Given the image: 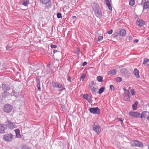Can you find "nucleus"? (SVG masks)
I'll use <instances>...</instances> for the list:
<instances>
[{
  "instance_id": "obj_39",
  "label": "nucleus",
  "mask_w": 149,
  "mask_h": 149,
  "mask_svg": "<svg viewBox=\"0 0 149 149\" xmlns=\"http://www.w3.org/2000/svg\"><path fill=\"white\" fill-rule=\"evenodd\" d=\"M57 46L56 45H54L53 44H51L50 45V47L51 48L54 49L56 48L57 47Z\"/></svg>"
},
{
  "instance_id": "obj_53",
  "label": "nucleus",
  "mask_w": 149,
  "mask_h": 149,
  "mask_svg": "<svg viewBox=\"0 0 149 149\" xmlns=\"http://www.w3.org/2000/svg\"><path fill=\"white\" fill-rule=\"evenodd\" d=\"M119 120H120V121H121V122H122V123H123V120H122V119L121 118H119Z\"/></svg>"
},
{
  "instance_id": "obj_9",
  "label": "nucleus",
  "mask_w": 149,
  "mask_h": 149,
  "mask_svg": "<svg viewBox=\"0 0 149 149\" xmlns=\"http://www.w3.org/2000/svg\"><path fill=\"white\" fill-rule=\"evenodd\" d=\"M12 109V106L9 104H6L4 105V110L7 112L9 113L10 112Z\"/></svg>"
},
{
  "instance_id": "obj_30",
  "label": "nucleus",
  "mask_w": 149,
  "mask_h": 149,
  "mask_svg": "<svg viewBox=\"0 0 149 149\" xmlns=\"http://www.w3.org/2000/svg\"><path fill=\"white\" fill-rule=\"evenodd\" d=\"M135 3L134 0H131L129 2V4L130 5L133 6Z\"/></svg>"
},
{
  "instance_id": "obj_41",
  "label": "nucleus",
  "mask_w": 149,
  "mask_h": 149,
  "mask_svg": "<svg viewBox=\"0 0 149 149\" xmlns=\"http://www.w3.org/2000/svg\"><path fill=\"white\" fill-rule=\"evenodd\" d=\"M123 90L125 92L124 93H127V92H130L129 90L125 88H123Z\"/></svg>"
},
{
  "instance_id": "obj_4",
  "label": "nucleus",
  "mask_w": 149,
  "mask_h": 149,
  "mask_svg": "<svg viewBox=\"0 0 149 149\" xmlns=\"http://www.w3.org/2000/svg\"><path fill=\"white\" fill-rule=\"evenodd\" d=\"M53 86L54 88H58V91H62L63 90H66L64 85H62L60 83H54L53 84Z\"/></svg>"
},
{
  "instance_id": "obj_5",
  "label": "nucleus",
  "mask_w": 149,
  "mask_h": 149,
  "mask_svg": "<svg viewBox=\"0 0 149 149\" xmlns=\"http://www.w3.org/2000/svg\"><path fill=\"white\" fill-rule=\"evenodd\" d=\"M90 112L93 114H99L100 113V110L98 107L90 108Z\"/></svg>"
},
{
  "instance_id": "obj_54",
  "label": "nucleus",
  "mask_w": 149,
  "mask_h": 149,
  "mask_svg": "<svg viewBox=\"0 0 149 149\" xmlns=\"http://www.w3.org/2000/svg\"><path fill=\"white\" fill-rule=\"evenodd\" d=\"M148 114H149V115L147 117V120H149V112L148 113Z\"/></svg>"
},
{
  "instance_id": "obj_13",
  "label": "nucleus",
  "mask_w": 149,
  "mask_h": 149,
  "mask_svg": "<svg viewBox=\"0 0 149 149\" xmlns=\"http://www.w3.org/2000/svg\"><path fill=\"white\" fill-rule=\"evenodd\" d=\"M3 89L5 91H9L10 89V85L6 84H3L2 85Z\"/></svg>"
},
{
  "instance_id": "obj_51",
  "label": "nucleus",
  "mask_w": 149,
  "mask_h": 149,
  "mask_svg": "<svg viewBox=\"0 0 149 149\" xmlns=\"http://www.w3.org/2000/svg\"><path fill=\"white\" fill-rule=\"evenodd\" d=\"M58 51L57 50H54L53 51V52L54 54L55 53H56Z\"/></svg>"
},
{
  "instance_id": "obj_26",
  "label": "nucleus",
  "mask_w": 149,
  "mask_h": 149,
  "mask_svg": "<svg viewBox=\"0 0 149 149\" xmlns=\"http://www.w3.org/2000/svg\"><path fill=\"white\" fill-rule=\"evenodd\" d=\"M115 80L118 83L120 82L123 80L122 78L119 77H116Z\"/></svg>"
},
{
  "instance_id": "obj_1",
  "label": "nucleus",
  "mask_w": 149,
  "mask_h": 149,
  "mask_svg": "<svg viewBox=\"0 0 149 149\" xmlns=\"http://www.w3.org/2000/svg\"><path fill=\"white\" fill-rule=\"evenodd\" d=\"M92 6L96 16L100 18L102 16V13L98 4L97 3H93L92 4Z\"/></svg>"
},
{
  "instance_id": "obj_15",
  "label": "nucleus",
  "mask_w": 149,
  "mask_h": 149,
  "mask_svg": "<svg viewBox=\"0 0 149 149\" xmlns=\"http://www.w3.org/2000/svg\"><path fill=\"white\" fill-rule=\"evenodd\" d=\"M134 74L135 76L137 78H140V75L139 70L136 68H135L134 71Z\"/></svg>"
},
{
  "instance_id": "obj_35",
  "label": "nucleus",
  "mask_w": 149,
  "mask_h": 149,
  "mask_svg": "<svg viewBox=\"0 0 149 149\" xmlns=\"http://www.w3.org/2000/svg\"><path fill=\"white\" fill-rule=\"evenodd\" d=\"M131 94L133 95H134L135 94V92L133 89H132L131 90Z\"/></svg>"
},
{
  "instance_id": "obj_43",
  "label": "nucleus",
  "mask_w": 149,
  "mask_h": 149,
  "mask_svg": "<svg viewBox=\"0 0 149 149\" xmlns=\"http://www.w3.org/2000/svg\"><path fill=\"white\" fill-rule=\"evenodd\" d=\"M108 9L110 10L111 11L112 10V7H111V4L107 6Z\"/></svg>"
},
{
  "instance_id": "obj_25",
  "label": "nucleus",
  "mask_w": 149,
  "mask_h": 149,
  "mask_svg": "<svg viewBox=\"0 0 149 149\" xmlns=\"http://www.w3.org/2000/svg\"><path fill=\"white\" fill-rule=\"evenodd\" d=\"M10 94L9 92L5 91L2 94V95L3 97H6L7 96H9Z\"/></svg>"
},
{
  "instance_id": "obj_38",
  "label": "nucleus",
  "mask_w": 149,
  "mask_h": 149,
  "mask_svg": "<svg viewBox=\"0 0 149 149\" xmlns=\"http://www.w3.org/2000/svg\"><path fill=\"white\" fill-rule=\"evenodd\" d=\"M81 53L80 50L79 49H77L75 52V53L79 55Z\"/></svg>"
},
{
  "instance_id": "obj_42",
  "label": "nucleus",
  "mask_w": 149,
  "mask_h": 149,
  "mask_svg": "<svg viewBox=\"0 0 149 149\" xmlns=\"http://www.w3.org/2000/svg\"><path fill=\"white\" fill-rule=\"evenodd\" d=\"M113 31L112 29H110L109 31H108L107 33L108 34L110 35L112 33Z\"/></svg>"
},
{
  "instance_id": "obj_16",
  "label": "nucleus",
  "mask_w": 149,
  "mask_h": 149,
  "mask_svg": "<svg viewBox=\"0 0 149 149\" xmlns=\"http://www.w3.org/2000/svg\"><path fill=\"white\" fill-rule=\"evenodd\" d=\"M148 8L149 9V1H147L144 3L143 9H146Z\"/></svg>"
},
{
  "instance_id": "obj_12",
  "label": "nucleus",
  "mask_w": 149,
  "mask_h": 149,
  "mask_svg": "<svg viewBox=\"0 0 149 149\" xmlns=\"http://www.w3.org/2000/svg\"><path fill=\"white\" fill-rule=\"evenodd\" d=\"M7 129L6 125H0V133H3L5 132L6 130Z\"/></svg>"
},
{
  "instance_id": "obj_31",
  "label": "nucleus",
  "mask_w": 149,
  "mask_h": 149,
  "mask_svg": "<svg viewBox=\"0 0 149 149\" xmlns=\"http://www.w3.org/2000/svg\"><path fill=\"white\" fill-rule=\"evenodd\" d=\"M22 149H31V148H30L28 146L24 145L22 146Z\"/></svg>"
},
{
  "instance_id": "obj_47",
  "label": "nucleus",
  "mask_w": 149,
  "mask_h": 149,
  "mask_svg": "<svg viewBox=\"0 0 149 149\" xmlns=\"http://www.w3.org/2000/svg\"><path fill=\"white\" fill-rule=\"evenodd\" d=\"M40 79L38 78V83L37 85H40Z\"/></svg>"
},
{
  "instance_id": "obj_50",
  "label": "nucleus",
  "mask_w": 149,
  "mask_h": 149,
  "mask_svg": "<svg viewBox=\"0 0 149 149\" xmlns=\"http://www.w3.org/2000/svg\"><path fill=\"white\" fill-rule=\"evenodd\" d=\"M91 83L92 85V86L94 85V81H91Z\"/></svg>"
},
{
  "instance_id": "obj_20",
  "label": "nucleus",
  "mask_w": 149,
  "mask_h": 149,
  "mask_svg": "<svg viewBox=\"0 0 149 149\" xmlns=\"http://www.w3.org/2000/svg\"><path fill=\"white\" fill-rule=\"evenodd\" d=\"M89 88L92 91L93 93L94 94L96 93V89L93 86H89Z\"/></svg>"
},
{
  "instance_id": "obj_18",
  "label": "nucleus",
  "mask_w": 149,
  "mask_h": 149,
  "mask_svg": "<svg viewBox=\"0 0 149 149\" xmlns=\"http://www.w3.org/2000/svg\"><path fill=\"white\" fill-rule=\"evenodd\" d=\"M119 34L121 36H124L126 34V31L125 29H121L120 31Z\"/></svg>"
},
{
  "instance_id": "obj_32",
  "label": "nucleus",
  "mask_w": 149,
  "mask_h": 149,
  "mask_svg": "<svg viewBox=\"0 0 149 149\" xmlns=\"http://www.w3.org/2000/svg\"><path fill=\"white\" fill-rule=\"evenodd\" d=\"M109 88L110 89L111 91H113L115 90L114 86L112 85H110Z\"/></svg>"
},
{
  "instance_id": "obj_48",
  "label": "nucleus",
  "mask_w": 149,
  "mask_h": 149,
  "mask_svg": "<svg viewBox=\"0 0 149 149\" xmlns=\"http://www.w3.org/2000/svg\"><path fill=\"white\" fill-rule=\"evenodd\" d=\"M87 64V63L86 61L82 63V66H84Z\"/></svg>"
},
{
  "instance_id": "obj_17",
  "label": "nucleus",
  "mask_w": 149,
  "mask_h": 149,
  "mask_svg": "<svg viewBox=\"0 0 149 149\" xmlns=\"http://www.w3.org/2000/svg\"><path fill=\"white\" fill-rule=\"evenodd\" d=\"M15 132L16 135V137L17 138H21V135L20 134V130L18 129L15 130Z\"/></svg>"
},
{
  "instance_id": "obj_36",
  "label": "nucleus",
  "mask_w": 149,
  "mask_h": 149,
  "mask_svg": "<svg viewBox=\"0 0 149 149\" xmlns=\"http://www.w3.org/2000/svg\"><path fill=\"white\" fill-rule=\"evenodd\" d=\"M85 77V74H83L81 75V79L82 80H84Z\"/></svg>"
},
{
  "instance_id": "obj_55",
  "label": "nucleus",
  "mask_w": 149,
  "mask_h": 149,
  "mask_svg": "<svg viewBox=\"0 0 149 149\" xmlns=\"http://www.w3.org/2000/svg\"><path fill=\"white\" fill-rule=\"evenodd\" d=\"M147 39H148V40L149 41V37L148 38H147Z\"/></svg>"
},
{
  "instance_id": "obj_49",
  "label": "nucleus",
  "mask_w": 149,
  "mask_h": 149,
  "mask_svg": "<svg viewBox=\"0 0 149 149\" xmlns=\"http://www.w3.org/2000/svg\"><path fill=\"white\" fill-rule=\"evenodd\" d=\"M139 40L137 39H135L134 40V42L136 43H137L138 42Z\"/></svg>"
},
{
  "instance_id": "obj_57",
  "label": "nucleus",
  "mask_w": 149,
  "mask_h": 149,
  "mask_svg": "<svg viewBox=\"0 0 149 149\" xmlns=\"http://www.w3.org/2000/svg\"><path fill=\"white\" fill-rule=\"evenodd\" d=\"M148 149H149V144L148 145Z\"/></svg>"
},
{
  "instance_id": "obj_34",
  "label": "nucleus",
  "mask_w": 149,
  "mask_h": 149,
  "mask_svg": "<svg viewBox=\"0 0 149 149\" xmlns=\"http://www.w3.org/2000/svg\"><path fill=\"white\" fill-rule=\"evenodd\" d=\"M137 104H134L132 105L133 109L134 110H136L137 109Z\"/></svg>"
},
{
  "instance_id": "obj_37",
  "label": "nucleus",
  "mask_w": 149,
  "mask_h": 149,
  "mask_svg": "<svg viewBox=\"0 0 149 149\" xmlns=\"http://www.w3.org/2000/svg\"><path fill=\"white\" fill-rule=\"evenodd\" d=\"M103 39V37L102 36H99L98 38L97 41H100Z\"/></svg>"
},
{
  "instance_id": "obj_58",
  "label": "nucleus",
  "mask_w": 149,
  "mask_h": 149,
  "mask_svg": "<svg viewBox=\"0 0 149 149\" xmlns=\"http://www.w3.org/2000/svg\"><path fill=\"white\" fill-rule=\"evenodd\" d=\"M61 107V108H63V107Z\"/></svg>"
},
{
  "instance_id": "obj_2",
  "label": "nucleus",
  "mask_w": 149,
  "mask_h": 149,
  "mask_svg": "<svg viewBox=\"0 0 149 149\" xmlns=\"http://www.w3.org/2000/svg\"><path fill=\"white\" fill-rule=\"evenodd\" d=\"M13 139V135L11 133L6 134L3 136V140L6 142H10Z\"/></svg>"
},
{
  "instance_id": "obj_40",
  "label": "nucleus",
  "mask_w": 149,
  "mask_h": 149,
  "mask_svg": "<svg viewBox=\"0 0 149 149\" xmlns=\"http://www.w3.org/2000/svg\"><path fill=\"white\" fill-rule=\"evenodd\" d=\"M105 3L107 6L111 4L109 2V0H105Z\"/></svg>"
},
{
  "instance_id": "obj_6",
  "label": "nucleus",
  "mask_w": 149,
  "mask_h": 149,
  "mask_svg": "<svg viewBox=\"0 0 149 149\" xmlns=\"http://www.w3.org/2000/svg\"><path fill=\"white\" fill-rule=\"evenodd\" d=\"M122 75L125 77L127 78L129 77L130 73L127 69L123 68L121 70Z\"/></svg>"
},
{
  "instance_id": "obj_28",
  "label": "nucleus",
  "mask_w": 149,
  "mask_h": 149,
  "mask_svg": "<svg viewBox=\"0 0 149 149\" xmlns=\"http://www.w3.org/2000/svg\"><path fill=\"white\" fill-rule=\"evenodd\" d=\"M103 78L101 76H98L97 77V80L99 82H101L102 81Z\"/></svg>"
},
{
  "instance_id": "obj_29",
  "label": "nucleus",
  "mask_w": 149,
  "mask_h": 149,
  "mask_svg": "<svg viewBox=\"0 0 149 149\" xmlns=\"http://www.w3.org/2000/svg\"><path fill=\"white\" fill-rule=\"evenodd\" d=\"M149 61V59L147 58H145L143 59V64H146Z\"/></svg>"
},
{
  "instance_id": "obj_10",
  "label": "nucleus",
  "mask_w": 149,
  "mask_h": 149,
  "mask_svg": "<svg viewBox=\"0 0 149 149\" xmlns=\"http://www.w3.org/2000/svg\"><path fill=\"white\" fill-rule=\"evenodd\" d=\"M93 130L98 134L100 131V127L95 123L93 125Z\"/></svg>"
},
{
  "instance_id": "obj_8",
  "label": "nucleus",
  "mask_w": 149,
  "mask_h": 149,
  "mask_svg": "<svg viewBox=\"0 0 149 149\" xmlns=\"http://www.w3.org/2000/svg\"><path fill=\"white\" fill-rule=\"evenodd\" d=\"M129 115L133 117L136 118H139L140 116V114L136 112L130 111L129 113Z\"/></svg>"
},
{
  "instance_id": "obj_14",
  "label": "nucleus",
  "mask_w": 149,
  "mask_h": 149,
  "mask_svg": "<svg viewBox=\"0 0 149 149\" xmlns=\"http://www.w3.org/2000/svg\"><path fill=\"white\" fill-rule=\"evenodd\" d=\"M136 23L137 25L140 27L142 26L143 25L145 24V22L144 21L140 19H137V20Z\"/></svg>"
},
{
  "instance_id": "obj_59",
  "label": "nucleus",
  "mask_w": 149,
  "mask_h": 149,
  "mask_svg": "<svg viewBox=\"0 0 149 149\" xmlns=\"http://www.w3.org/2000/svg\"><path fill=\"white\" fill-rule=\"evenodd\" d=\"M61 107V108H63V107Z\"/></svg>"
},
{
  "instance_id": "obj_21",
  "label": "nucleus",
  "mask_w": 149,
  "mask_h": 149,
  "mask_svg": "<svg viewBox=\"0 0 149 149\" xmlns=\"http://www.w3.org/2000/svg\"><path fill=\"white\" fill-rule=\"evenodd\" d=\"M147 112V111H145L142 112L141 114L140 117L141 118H145L146 116V113Z\"/></svg>"
},
{
  "instance_id": "obj_52",
  "label": "nucleus",
  "mask_w": 149,
  "mask_h": 149,
  "mask_svg": "<svg viewBox=\"0 0 149 149\" xmlns=\"http://www.w3.org/2000/svg\"><path fill=\"white\" fill-rule=\"evenodd\" d=\"M76 17L75 16H72V18L73 19H74Z\"/></svg>"
},
{
  "instance_id": "obj_24",
  "label": "nucleus",
  "mask_w": 149,
  "mask_h": 149,
  "mask_svg": "<svg viewBox=\"0 0 149 149\" xmlns=\"http://www.w3.org/2000/svg\"><path fill=\"white\" fill-rule=\"evenodd\" d=\"M105 87H101L99 90V91L98 92V93L99 94H102L104 91L105 90Z\"/></svg>"
},
{
  "instance_id": "obj_44",
  "label": "nucleus",
  "mask_w": 149,
  "mask_h": 149,
  "mask_svg": "<svg viewBox=\"0 0 149 149\" xmlns=\"http://www.w3.org/2000/svg\"><path fill=\"white\" fill-rule=\"evenodd\" d=\"M37 87L38 88V90L39 91H40L41 90V88H40V85H37Z\"/></svg>"
},
{
  "instance_id": "obj_19",
  "label": "nucleus",
  "mask_w": 149,
  "mask_h": 149,
  "mask_svg": "<svg viewBox=\"0 0 149 149\" xmlns=\"http://www.w3.org/2000/svg\"><path fill=\"white\" fill-rule=\"evenodd\" d=\"M116 70L115 69H113L110 70L108 72V74H111V75H115L116 73Z\"/></svg>"
},
{
  "instance_id": "obj_33",
  "label": "nucleus",
  "mask_w": 149,
  "mask_h": 149,
  "mask_svg": "<svg viewBox=\"0 0 149 149\" xmlns=\"http://www.w3.org/2000/svg\"><path fill=\"white\" fill-rule=\"evenodd\" d=\"M57 17L58 19H59L62 17L61 13H58L57 14Z\"/></svg>"
},
{
  "instance_id": "obj_45",
  "label": "nucleus",
  "mask_w": 149,
  "mask_h": 149,
  "mask_svg": "<svg viewBox=\"0 0 149 149\" xmlns=\"http://www.w3.org/2000/svg\"><path fill=\"white\" fill-rule=\"evenodd\" d=\"M71 78L70 76H68V77L67 80L68 81L70 82H71Z\"/></svg>"
},
{
  "instance_id": "obj_7",
  "label": "nucleus",
  "mask_w": 149,
  "mask_h": 149,
  "mask_svg": "<svg viewBox=\"0 0 149 149\" xmlns=\"http://www.w3.org/2000/svg\"><path fill=\"white\" fill-rule=\"evenodd\" d=\"M5 123L6 124V125L7 127H8L9 128L12 129L15 127L16 125L15 124L9 121L8 120Z\"/></svg>"
},
{
  "instance_id": "obj_46",
  "label": "nucleus",
  "mask_w": 149,
  "mask_h": 149,
  "mask_svg": "<svg viewBox=\"0 0 149 149\" xmlns=\"http://www.w3.org/2000/svg\"><path fill=\"white\" fill-rule=\"evenodd\" d=\"M15 93V91H13L10 94L12 96H14V94Z\"/></svg>"
},
{
  "instance_id": "obj_11",
  "label": "nucleus",
  "mask_w": 149,
  "mask_h": 149,
  "mask_svg": "<svg viewBox=\"0 0 149 149\" xmlns=\"http://www.w3.org/2000/svg\"><path fill=\"white\" fill-rule=\"evenodd\" d=\"M130 92L124 93L123 99L126 101H129L130 100Z\"/></svg>"
},
{
  "instance_id": "obj_27",
  "label": "nucleus",
  "mask_w": 149,
  "mask_h": 149,
  "mask_svg": "<svg viewBox=\"0 0 149 149\" xmlns=\"http://www.w3.org/2000/svg\"><path fill=\"white\" fill-rule=\"evenodd\" d=\"M84 99L86 100H87L88 101V95L87 94H83L82 95Z\"/></svg>"
},
{
  "instance_id": "obj_56",
  "label": "nucleus",
  "mask_w": 149,
  "mask_h": 149,
  "mask_svg": "<svg viewBox=\"0 0 149 149\" xmlns=\"http://www.w3.org/2000/svg\"><path fill=\"white\" fill-rule=\"evenodd\" d=\"M144 0H142V2H141V4H142V3L143 2V1H144Z\"/></svg>"
},
{
  "instance_id": "obj_22",
  "label": "nucleus",
  "mask_w": 149,
  "mask_h": 149,
  "mask_svg": "<svg viewBox=\"0 0 149 149\" xmlns=\"http://www.w3.org/2000/svg\"><path fill=\"white\" fill-rule=\"evenodd\" d=\"M29 4V0H24L22 4L24 6H27Z\"/></svg>"
},
{
  "instance_id": "obj_23",
  "label": "nucleus",
  "mask_w": 149,
  "mask_h": 149,
  "mask_svg": "<svg viewBox=\"0 0 149 149\" xmlns=\"http://www.w3.org/2000/svg\"><path fill=\"white\" fill-rule=\"evenodd\" d=\"M41 3L43 4H45L50 1L51 0H40Z\"/></svg>"
},
{
  "instance_id": "obj_3",
  "label": "nucleus",
  "mask_w": 149,
  "mask_h": 149,
  "mask_svg": "<svg viewBox=\"0 0 149 149\" xmlns=\"http://www.w3.org/2000/svg\"><path fill=\"white\" fill-rule=\"evenodd\" d=\"M132 146L139 148H142L143 146V143L138 140H134L132 141L131 143Z\"/></svg>"
}]
</instances>
